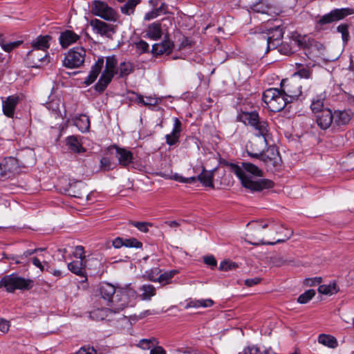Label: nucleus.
Instances as JSON below:
<instances>
[{
    "instance_id": "obj_15",
    "label": "nucleus",
    "mask_w": 354,
    "mask_h": 354,
    "mask_svg": "<svg viewBox=\"0 0 354 354\" xmlns=\"http://www.w3.org/2000/svg\"><path fill=\"white\" fill-rule=\"evenodd\" d=\"M9 283L11 287L10 292H13L16 289L30 290L32 287L33 281L15 274L9 275Z\"/></svg>"
},
{
    "instance_id": "obj_31",
    "label": "nucleus",
    "mask_w": 354,
    "mask_h": 354,
    "mask_svg": "<svg viewBox=\"0 0 354 354\" xmlns=\"http://www.w3.org/2000/svg\"><path fill=\"white\" fill-rule=\"evenodd\" d=\"M74 124L82 132H86L90 129V120L86 115L81 114L74 119Z\"/></svg>"
},
{
    "instance_id": "obj_47",
    "label": "nucleus",
    "mask_w": 354,
    "mask_h": 354,
    "mask_svg": "<svg viewBox=\"0 0 354 354\" xmlns=\"http://www.w3.org/2000/svg\"><path fill=\"white\" fill-rule=\"evenodd\" d=\"M124 246L127 248H140L142 246V243L135 238L125 239H124Z\"/></svg>"
},
{
    "instance_id": "obj_4",
    "label": "nucleus",
    "mask_w": 354,
    "mask_h": 354,
    "mask_svg": "<svg viewBox=\"0 0 354 354\" xmlns=\"http://www.w3.org/2000/svg\"><path fill=\"white\" fill-rule=\"evenodd\" d=\"M51 37L49 35H39L31 41L32 50H30L27 57L35 67H39L43 62H47V50L50 46Z\"/></svg>"
},
{
    "instance_id": "obj_49",
    "label": "nucleus",
    "mask_w": 354,
    "mask_h": 354,
    "mask_svg": "<svg viewBox=\"0 0 354 354\" xmlns=\"http://www.w3.org/2000/svg\"><path fill=\"white\" fill-rule=\"evenodd\" d=\"M131 224L142 232H147L148 227L152 225L151 223L148 222H131Z\"/></svg>"
},
{
    "instance_id": "obj_60",
    "label": "nucleus",
    "mask_w": 354,
    "mask_h": 354,
    "mask_svg": "<svg viewBox=\"0 0 354 354\" xmlns=\"http://www.w3.org/2000/svg\"><path fill=\"white\" fill-rule=\"evenodd\" d=\"M174 179L178 182H180V183H194L196 179H197V177H190V178H184L183 176H178V175H175L174 176Z\"/></svg>"
},
{
    "instance_id": "obj_13",
    "label": "nucleus",
    "mask_w": 354,
    "mask_h": 354,
    "mask_svg": "<svg viewBox=\"0 0 354 354\" xmlns=\"http://www.w3.org/2000/svg\"><path fill=\"white\" fill-rule=\"evenodd\" d=\"M353 11L348 8L335 9L330 11L328 14L322 16L318 21L320 25L330 24L336 21L341 20L344 17L352 15Z\"/></svg>"
},
{
    "instance_id": "obj_24",
    "label": "nucleus",
    "mask_w": 354,
    "mask_h": 354,
    "mask_svg": "<svg viewBox=\"0 0 354 354\" xmlns=\"http://www.w3.org/2000/svg\"><path fill=\"white\" fill-rule=\"evenodd\" d=\"M115 150L116 157L120 165L127 167L130 163H131L133 154L130 151L118 147H115Z\"/></svg>"
},
{
    "instance_id": "obj_34",
    "label": "nucleus",
    "mask_w": 354,
    "mask_h": 354,
    "mask_svg": "<svg viewBox=\"0 0 354 354\" xmlns=\"http://www.w3.org/2000/svg\"><path fill=\"white\" fill-rule=\"evenodd\" d=\"M339 290V288L335 281L330 282L328 284L321 285L318 288V292L326 295H333L337 293Z\"/></svg>"
},
{
    "instance_id": "obj_22",
    "label": "nucleus",
    "mask_w": 354,
    "mask_h": 354,
    "mask_svg": "<svg viewBox=\"0 0 354 354\" xmlns=\"http://www.w3.org/2000/svg\"><path fill=\"white\" fill-rule=\"evenodd\" d=\"M18 102L19 97L16 95H10L3 100L2 106L4 115L10 118L12 117Z\"/></svg>"
},
{
    "instance_id": "obj_61",
    "label": "nucleus",
    "mask_w": 354,
    "mask_h": 354,
    "mask_svg": "<svg viewBox=\"0 0 354 354\" xmlns=\"http://www.w3.org/2000/svg\"><path fill=\"white\" fill-rule=\"evenodd\" d=\"M9 322L3 319H0V331L5 334L9 330Z\"/></svg>"
},
{
    "instance_id": "obj_21",
    "label": "nucleus",
    "mask_w": 354,
    "mask_h": 354,
    "mask_svg": "<svg viewBox=\"0 0 354 354\" xmlns=\"http://www.w3.org/2000/svg\"><path fill=\"white\" fill-rule=\"evenodd\" d=\"M181 131V122L177 118L174 119V127L171 133L166 135V142L169 145H174L178 142Z\"/></svg>"
},
{
    "instance_id": "obj_62",
    "label": "nucleus",
    "mask_w": 354,
    "mask_h": 354,
    "mask_svg": "<svg viewBox=\"0 0 354 354\" xmlns=\"http://www.w3.org/2000/svg\"><path fill=\"white\" fill-rule=\"evenodd\" d=\"M2 287H5L8 292H10V290H11V287L10 286L9 283V275L4 276L0 280V288Z\"/></svg>"
},
{
    "instance_id": "obj_36",
    "label": "nucleus",
    "mask_w": 354,
    "mask_h": 354,
    "mask_svg": "<svg viewBox=\"0 0 354 354\" xmlns=\"http://www.w3.org/2000/svg\"><path fill=\"white\" fill-rule=\"evenodd\" d=\"M318 342L331 348H335L337 346V341L336 338L330 335H319L318 337Z\"/></svg>"
},
{
    "instance_id": "obj_6",
    "label": "nucleus",
    "mask_w": 354,
    "mask_h": 354,
    "mask_svg": "<svg viewBox=\"0 0 354 354\" xmlns=\"http://www.w3.org/2000/svg\"><path fill=\"white\" fill-rule=\"evenodd\" d=\"M268 109L272 112H279L290 103L281 89L270 88L266 89L262 96Z\"/></svg>"
},
{
    "instance_id": "obj_16",
    "label": "nucleus",
    "mask_w": 354,
    "mask_h": 354,
    "mask_svg": "<svg viewBox=\"0 0 354 354\" xmlns=\"http://www.w3.org/2000/svg\"><path fill=\"white\" fill-rule=\"evenodd\" d=\"M316 122L319 127L324 130L328 129L330 126L333 127V118L331 110L325 109L317 113Z\"/></svg>"
},
{
    "instance_id": "obj_46",
    "label": "nucleus",
    "mask_w": 354,
    "mask_h": 354,
    "mask_svg": "<svg viewBox=\"0 0 354 354\" xmlns=\"http://www.w3.org/2000/svg\"><path fill=\"white\" fill-rule=\"evenodd\" d=\"M161 270L158 268H154L149 271H147L145 275L148 280L153 282H159V275L160 274Z\"/></svg>"
},
{
    "instance_id": "obj_29",
    "label": "nucleus",
    "mask_w": 354,
    "mask_h": 354,
    "mask_svg": "<svg viewBox=\"0 0 354 354\" xmlns=\"http://www.w3.org/2000/svg\"><path fill=\"white\" fill-rule=\"evenodd\" d=\"M68 270L73 273L80 276L84 277L86 279L85 273V263L82 260H75L68 264Z\"/></svg>"
},
{
    "instance_id": "obj_27",
    "label": "nucleus",
    "mask_w": 354,
    "mask_h": 354,
    "mask_svg": "<svg viewBox=\"0 0 354 354\" xmlns=\"http://www.w3.org/2000/svg\"><path fill=\"white\" fill-rule=\"evenodd\" d=\"M162 35L161 24L159 22L150 24L146 29V37L152 40L159 39Z\"/></svg>"
},
{
    "instance_id": "obj_63",
    "label": "nucleus",
    "mask_w": 354,
    "mask_h": 354,
    "mask_svg": "<svg viewBox=\"0 0 354 354\" xmlns=\"http://www.w3.org/2000/svg\"><path fill=\"white\" fill-rule=\"evenodd\" d=\"M236 267L235 263H228L226 261H223L221 263L219 268L221 270H229Z\"/></svg>"
},
{
    "instance_id": "obj_20",
    "label": "nucleus",
    "mask_w": 354,
    "mask_h": 354,
    "mask_svg": "<svg viewBox=\"0 0 354 354\" xmlns=\"http://www.w3.org/2000/svg\"><path fill=\"white\" fill-rule=\"evenodd\" d=\"M80 39V36L72 30H66L61 32L59 41L63 48H68L70 45L77 42Z\"/></svg>"
},
{
    "instance_id": "obj_45",
    "label": "nucleus",
    "mask_w": 354,
    "mask_h": 354,
    "mask_svg": "<svg viewBox=\"0 0 354 354\" xmlns=\"http://www.w3.org/2000/svg\"><path fill=\"white\" fill-rule=\"evenodd\" d=\"M315 295V291L313 289L305 291L303 294L299 295L297 301L299 304H306Z\"/></svg>"
},
{
    "instance_id": "obj_44",
    "label": "nucleus",
    "mask_w": 354,
    "mask_h": 354,
    "mask_svg": "<svg viewBox=\"0 0 354 354\" xmlns=\"http://www.w3.org/2000/svg\"><path fill=\"white\" fill-rule=\"evenodd\" d=\"M178 271L176 270H172L168 272H165L164 273H160L159 275V283L163 284H167L169 283L171 278H173L176 274Z\"/></svg>"
},
{
    "instance_id": "obj_48",
    "label": "nucleus",
    "mask_w": 354,
    "mask_h": 354,
    "mask_svg": "<svg viewBox=\"0 0 354 354\" xmlns=\"http://www.w3.org/2000/svg\"><path fill=\"white\" fill-rule=\"evenodd\" d=\"M337 30L342 34V38L344 42H347L349 38L348 26L346 24H341L337 26Z\"/></svg>"
},
{
    "instance_id": "obj_8",
    "label": "nucleus",
    "mask_w": 354,
    "mask_h": 354,
    "mask_svg": "<svg viewBox=\"0 0 354 354\" xmlns=\"http://www.w3.org/2000/svg\"><path fill=\"white\" fill-rule=\"evenodd\" d=\"M266 32H262L258 35L260 39L263 40L266 52L272 48H275L278 46L279 41L283 37V31L279 24L274 25L272 27L269 26V24L265 25Z\"/></svg>"
},
{
    "instance_id": "obj_42",
    "label": "nucleus",
    "mask_w": 354,
    "mask_h": 354,
    "mask_svg": "<svg viewBox=\"0 0 354 354\" xmlns=\"http://www.w3.org/2000/svg\"><path fill=\"white\" fill-rule=\"evenodd\" d=\"M252 10L257 13L268 14L270 7L267 3V0H262L252 7Z\"/></svg>"
},
{
    "instance_id": "obj_51",
    "label": "nucleus",
    "mask_w": 354,
    "mask_h": 354,
    "mask_svg": "<svg viewBox=\"0 0 354 354\" xmlns=\"http://www.w3.org/2000/svg\"><path fill=\"white\" fill-rule=\"evenodd\" d=\"M111 307L112 308V310H113L114 314L120 313L121 310H117V304H122V299L118 296V291L116 292L115 296L113 297V299L111 300Z\"/></svg>"
},
{
    "instance_id": "obj_50",
    "label": "nucleus",
    "mask_w": 354,
    "mask_h": 354,
    "mask_svg": "<svg viewBox=\"0 0 354 354\" xmlns=\"http://www.w3.org/2000/svg\"><path fill=\"white\" fill-rule=\"evenodd\" d=\"M295 75H298L302 78L309 79L312 77V70L308 68H302L295 73Z\"/></svg>"
},
{
    "instance_id": "obj_14",
    "label": "nucleus",
    "mask_w": 354,
    "mask_h": 354,
    "mask_svg": "<svg viewBox=\"0 0 354 354\" xmlns=\"http://www.w3.org/2000/svg\"><path fill=\"white\" fill-rule=\"evenodd\" d=\"M91 26L95 33L107 38H111L115 32L116 26L107 24L100 19L91 20Z\"/></svg>"
},
{
    "instance_id": "obj_54",
    "label": "nucleus",
    "mask_w": 354,
    "mask_h": 354,
    "mask_svg": "<svg viewBox=\"0 0 354 354\" xmlns=\"http://www.w3.org/2000/svg\"><path fill=\"white\" fill-rule=\"evenodd\" d=\"M20 44V41H13L7 44L2 42L0 44V45L5 51L10 52L12 50L17 48Z\"/></svg>"
},
{
    "instance_id": "obj_26",
    "label": "nucleus",
    "mask_w": 354,
    "mask_h": 354,
    "mask_svg": "<svg viewBox=\"0 0 354 354\" xmlns=\"http://www.w3.org/2000/svg\"><path fill=\"white\" fill-rule=\"evenodd\" d=\"M259 118V114L256 111L241 112L237 115L238 121L251 127L257 124V121Z\"/></svg>"
},
{
    "instance_id": "obj_41",
    "label": "nucleus",
    "mask_w": 354,
    "mask_h": 354,
    "mask_svg": "<svg viewBox=\"0 0 354 354\" xmlns=\"http://www.w3.org/2000/svg\"><path fill=\"white\" fill-rule=\"evenodd\" d=\"M133 71V66L130 62H122L118 66V73L120 77L129 75Z\"/></svg>"
},
{
    "instance_id": "obj_30",
    "label": "nucleus",
    "mask_w": 354,
    "mask_h": 354,
    "mask_svg": "<svg viewBox=\"0 0 354 354\" xmlns=\"http://www.w3.org/2000/svg\"><path fill=\"white\" fill-rule=\"evenodd\" d=\"M66 145L68 148L73 152L80 153L85 151L84 148L82 147V142L77 136H68L66 139Z\"/></svg>"
},
{
    "instance_id": "obj_11",
    "label": "nucleus",
    "mask_w": 354,
    "mask_h": 354,
    "mask_svg": "<svg viewBox=\"0 0 354 354\" xmlns=\"http://www.w3.org/2000/svg\"><path fill=\"white\" fill-rule=\"evenodd\" d=\"M91 12L94 15L106 21H116L118 19L116 11L104 1H94L91 6Z\"/></svg>"
},
{
    "instance_id": "obj_52",
    "label": "nucleus",
    "mask_w": 354,
    "mask_h": 354,
    "mask_svg": "<svg viewBox=\"0 0 354 354\" xmlns=\"http://www.w3.org/2000/svg\"><path fill=\"white\" fill-rule=\"evenodd\" d=\"M100 167L104 171H109L113 169V164L109 158L104 157L100 160Z\"/></svg>"
},
{
    "instance_id": "obj_7",
    "label": "nucleus",
    "mask_w": 354,
    "mask_h": 354,
    "mask_svg": "<svg viewBox=\"0 0 354 354\" xmlns=\"http://www.w3.org/2000/svg\"><path fill=\"white\" fill-rule=\"evenodd\" d=\"M105 68L95 85L97 91L102 92L111 82L113 76L118 73V61L115 56L106 57Z\"/></svg>"
},
{
    "instance_id": "obj_10",
    "label": "nucleus",
    "mask_w": 354,
    "mask_h": 354,
    "mask_svg": "<svg viewBox=\"0 0 354 354\" xmlns=\"http://www.w3.org/2000/svg\"><path fill=\"white\" fill-rule=\"evenodd\" d=\"M301 80H297L295 78L281 81V90L288 97L290 103L301 95Z\"/></svg>"
},
{
    "instance_id": "obj_39",
    "label": "nucleus",
    "mask_w": 354,
    "mask_h": 354,
    "mask_svg": "<svg viewBox=\"0 0 354 354\" xmlns=\"http://www.w3.org/2000/svg\"><path fill=\"white\" fill-rule=\"evenodd\" d=\"M214 304L213 300L211 299H195L189 301L187 304V308H207Z\"/></svg>"
},
{
    "instance_id": "obj_33",
    "label": "nucleus",
    "mask_w": 354,
    "mask_h": 354,
    "mask_svg": "<svg viewBox=\"0 0 354 354\" xmlns=\"http://www.w3.org/2000/svg\"><path fill=\"white\" fill-rule=\"evenodd\" d=\"M136 101L138 104H142L146 106H154L158 104L161 100L160 98L152 97V96H147L144 97L140 94H137L136 97Z\"/></svg>"
},
{
    "instance_id": "obj_18",
    "label": "nucleus",
    "mask_w": 354,
    "mask_h": 354,
    "mask_svg": "<svg viewBox=\"0 0 354 354\" xmlns=\"http://www.w3.org/2000/svg\"><path fill=\"white\" fill-rule=\"evenodd\" d=\"M3 176L17 172L19 167L18 160L13 157H8L0 162Z\"/></svg>"
},
{
    "instance_id": "obj_37",
    "label": "nucleus",
    "mask_w": 354,
    "mask_h": 354,
    "mask_svg": "<svg viewBox=\"0 0 354 354\" xmlns=\"http://www.w3.org/2000/svg\"><path fill=\"white\" fill-rule=\"evenodd\" d=\"M326 95L324 93H321L320 95H317L316 97L313 98L310 108L313 112L315 113H319L322 111H323L324 109V101L325 100Z\"/></svg>"
},
{
    "instance_id": "obj_43",
    "label": "nucleus",
    "mask_w": 354,
    "mask_h": 354,
    "mask_svg": "<svg viewBox=\"0 0 354 354\" xmlns=\"http://www.w3.org/2000/svg\"><path fill=\"white\" fill-rule=\"evenodd\" d=\"M271 352L270 348H263L262 350L260 347L257 346H252L246 347L243 351V354H270Z\"/></svg>"
},
{
    "instance_id": "obj_28",
    "label": "nucleus",
    "mask_w": 354,
    "mask_h": 354,
    "mask_svg": "<svg viewBox=\"0 0 354 354\" xmlns=\"http://www.w3.org/2000/svg\"><path fill=\"white\" fill-rule=\"evenodd\" d=\"M118 288L109 283H103L100 287V293L101 297L108 301L111 302V299L115 293H116Z\"/></svg>"
},
{
    "instance_id": "obj_23",
    "label": "nucleus",
    "mask_w": 354,
    "mask_h": 354,
    "mask_svg": "<svg viewBox=\"0 0 354 354\" xmlns=\"http://www.w3.org/2000/svg\"><path fill=\"white\" fill-rule=\"evenodd\" d=\"M174 47V44L170 40H164L160 43L155 44L152 46L151 52L156 55H160L164 53L169 54Z\"/></svg>"
},
{
    "instance_id": "obj_56",
    "label": "nucleus",
    "mask_w": 354,
    "mask_h": 354,
    "mask_svg": "<svg viewBox=\"0 0 354 354\" xmlns=\"http://www.w3.org/2000/svg\"><path fill=\"white\" fill-rule=\"evenodd\" d=\"M155 341V339H142L138 343V346L142 349L147 350L151 348V344H152L153 342Z\"/></svg>"
},
{
    "instance_id": "obj_1",
    "label": "nucleus",
    "mask_w": 354,
    "mask_h": 354,
    "mask_svg": "<svg viewBox=\"0 0 354 354\" xmlns=\"http://www.w3.org/2000/svg\"><path fill=\"white\" fill-rule=\"evenodd\" d=\"M232 171L239 178L246 189L252 192H261L264 189L273 187L272 181L268 179H256L255 177L262 176V171L255 165L250 162H243L242 167L235 164L230 165Z\"/></svg>"
},
{
    "instance_id": "obj_53",
    "label": "nucleus",
    "mask_w": 354,
    "mask_h": 354,
    "mask_svg": "<svg viewBox=\"0 0 354 354\" xmlns=\"http://www.w3.org/2000/svg\"><path fill=\"white\" fill-rule=\"evenodd\" d=\"M137 51L139 53H144L149 50V44L143 40H140V41L136 44Z\"/></svg>"
},
{
    "instance_id": "obj_2",
    "label": "nucleus",
    "mask_w": 354,
    "mask_h": 354,
    "mask_svg": "<svg viewBox=\"0 0 354 354\" xmlns=\"http://www.w3.org/2000/svg\"><path fill=\"white\" fill-rule=\"evenodd\" d=\"M254 129L255 130V136L258 137V138L255 139V142L254 145H257V144H259L261 145L259 149H253L251 147V150L248 151V155L252 158H260L263 160L266 164H272L274 165L277 163V156H278L279 153L275 150L274 147L270 148L268 151H271L272 153V157H270L268 155L263 154L264 150L268 145L267 142V137L269 133V127L268 124L265 120H261L259 118L257 121V124L252 126ZM253 145H252V147Z\"/></svg>"
},
{
    "instance_id": "obj_19",
    "label": "nucleus",
    "mask_w": 354,
    "mask_h": 354,
    "mask_svg": "<svg viewBox=\"0 0 354 354\" xmlns=\"http://www.w3.org/2000/svg\"><path fill=\"white\" fill-rule=\"evenodd\" d=\"M104 66V58H98L97 62L93 66H92L91 71L88 75L85 78L84 83L86 85H90L95 81L100 73L102 71V68Z\"/></svg>"
},
{
    "instance_id": "obj_17",
    "label": "nucleus",
    "mask_w": 354,
    "mask_h": 354,
    "mask_svg": "<svg viewBox=\"0 0 354 354\" xmlns=\"http://www.w3.org/2000/svg\"><path fill=\"white\" fill-rule=\"evenodd\" d=\"M333 127H341L349 123L352 118L350 110H336L333 113Z\"/></svg>"
},
{
    "instance_id": "obj_57",
    "label": "nucleus",
    "mask_w": 354,
    "mask_h": 354,
    "mask_svg": "<svg viewBox=\"0 0 354 354\" xmlns=\"http://www.w3.org/2000/svg\"><path fill=\"white\" fill-rule=\"evenodd\" d=\"M278 50L281 54H284L286 55H290L293 53V50L290 47V45L288 44H283L281 46H279Z\"/></svg>"
},
{
    "instance_id": "obj_25",
    "label": "nucleus",
    "mask_w": 354,
    "mask_h": 354,
    "mask_svg": "<svg viewBox=\"0 0 354 354\" xmlns=\"http://www.w3.org/2000/svg\"><path fill=\"white\" fill-rule=\"evenodd\" d=\"M112 314H114V313L112 308L110 306L109 308H102L92 310L90 313V317L91 319L96 321L104 319L110 320Z\"/></svg>"
},
{
    "instance_id": "obj_55",
    "label": "nucleus",
    "mask_w": 354,
    "mask_h": 354,
    "mask_svg": "<svg viewBox=\"0 0 354 354\" xmlns=\"http://www.w3.org/2000/svg\"><path fill=\"white\" fill-rule=\"evenodd\" d=\"M73 255L75 258H78L80 260L84 261L85 258L84 248L81 245L76 246Z\"/></svg>"
},
{
    "instance_id": "obj_64",
    "label": "nucleus",
    "mask_w": 354,
    "mask_h": 354,
    "mask_svg": "<svg viewBox=\"0 0 354 354\" xmlns=\"http://www.w3.org/2000/svg\"><path fill=\"white\" fill-rule=\"evenodd\" d=\"M150 354H166V351L162 346H157L150 350Z\"/></svg>"
},
{
    "instance_id": "obj_38",
    "label": "nucleus",
    "mask_w": 354,
    "mask_h": 354,
    "mask_svg": "<svg viewBox=\"0 0 354 354\" xmlns=\"http://www.w3.org/2000/svg\"><path fill=\"white\" fill-rule=\"evenodd\" d=\"M70 191L73 193V196L77 198H82L86 192L82 193L81 191L85 188V185L82 181H74L69 183Z\"/></svg>"
},
{
    "instance_id": "obj_35",
    "label": "nucleus",
    "mask_w": 354,
    "mask_h": 354,
    "mask_svg": "<svg viewBox=\"0 0 354 354\" xmlns=\"http://www.w3.org/2000/svg\"><path fill=\"white\" fill-rule=\"evenodd\" d=\"M213 171H206L205 169L201 174L197 176V179L206 187L213 188Z\"/></svg>"
},
{
    "instance_id": "obj_12",
    "label": "nucleus",
    "mask_w": 354,
    "mask_h": 354,
    "mask_svg": "<svg viewBox=\"0 0 354 354\" xmlns=\"http://www.w3.org/2000/svg\"><path fill=\"white\" fill-rule=\"evenodd\" d=\"M118 295L122 299V304H117V310H123L128 306H133L137 297L136 291L129 286L118 288Z\"/></svg>"
},
{
    "instance_id": "obj_59",
    "label": "nucleus",
    "mask_w": 354,
    "mask_h": 354,
    "mask_svg": "<svg viewBox=\"0 0 354 354\" xmlns=\"http://www.w3.org/2000/svg\"><path fill=\"white\" fill-rule=\"evenodd\" d=\"M203 260L204 263L210 266L212 268H215L217 265L216 259L212 255L204 257Z\"/></svg>"
},
{
    "instance_id": "obj_9",
    "label": "nucleus",
    "mask_w": 354,
    "mask_h": 354,
    "mask_svg": "<svg viewBox=\"0 0 354 354\" xmlns=\"http://www.w3.org/2000/svg\"><path fill=\"white\" fill-rule=\"evenodd\" d=\"M86 57V50L82 46L73 48L66 53L63 64L68 68H79L83 65Z\"/></svg>"
},
{
    "instance_id": "obj_40",
    "label": "nucleus",
    "mask_w": 354,
    "mask_h": 354,
    "mask_svg": "<svg viewBox=\"0 0 354 354\" xmlns=\"http://www.w3.org/2000/svg\"><path fill=\"white\" fill-rule=\"evenodd\" d=\"M140 0H128L120 8L121 12L126 15H132L136 7L140 3Z\"/></svg>"
},
{
    "instance_id": "obj_3",
    "label": "nucleus",
    "mask_w": 354,
    "mask_h": 354,
    "mask_svg": "<svg viewBox=\"0 0 354 354\" xmlns=\"http://www.w3.org/2000/svg\"><path fill=\"white\" fill-rule=\"evenodd\" d=\"M248 226L253 230V232L247 234L249 240L248 242L253 245H274L276 243H283L289 239L292 235V232L290 231L288 235H285L283 238L276 239L272 238V241H266L263 237H261V231L267 227L270 229L277 234L279 226L274 223L273 220H268L266 221H251L248 223Z\"/></svg>"
},
{
    "instance_id": "obj_5",
    "label": "nucleus",
    "mask_w": 354,
    "mask_h": 354,
    "mask_svg": "<svg viewBox=\"0 0 354 354\" xmlns=\"http://www.w3.org/2000/svg\"><path fill=\"white\" fill-rule=\"evenodd\" d=\"M292 44L297 45L299 48L305 50L306 55L311 59L321 57L324 51V46L321 43L311 39L307 35H293L291 41Z\"/></svg>"
},
{
    "instance_id": "obj_58",
    "label": "nucleus",
    "mask_w": 354,
    "mask_h": 354,
    "mask_svg": "<svg viewBox=\"0 0 354 354\" xmlns=\"http://www.w3.org/2000/svg\"><path fill=\"white\" fill-rule=\"evenodd\" d=\"M75 354H97V352L93 347L82 346L75 353Z\"/></svg>"
},
{
    "instance_id": "obj_32",
    "label": "nucleus",
    "mask_w": 354,
    "mask_h": 354,
    "mask_svg": "<svg viewBox=\"0 0 354 354\" xmlns=\"http://www.w3.org/2000/svg\"><path fill=\"white\" fill-rule=\"evenodd\" d=\"M142 293L139 295L142 300L149 301L151 297L156 295V288L151 284H144L139 288Z\"/></svg>"
}]
</instances>
